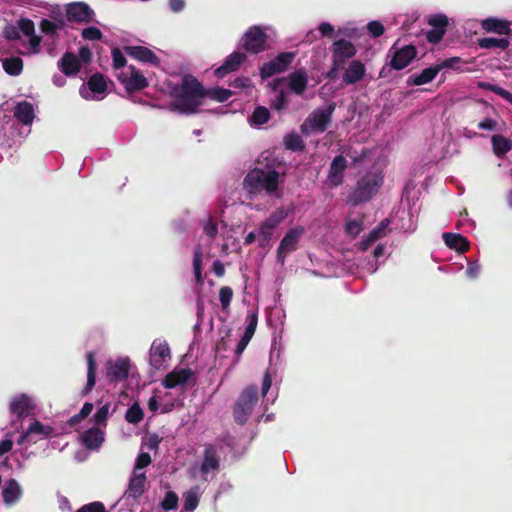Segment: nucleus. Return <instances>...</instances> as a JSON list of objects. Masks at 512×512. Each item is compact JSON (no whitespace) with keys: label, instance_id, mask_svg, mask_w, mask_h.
I'll return each mask as SVG.
<instances>
[{"label":"nucleus","instance_id":"37","mask_svg":"<svg viewBox=\"0 0 512 512\" xmlns=\"http://www.w3.org/2000/svg\"><path fill=\"white\" fill-rule=\"evenodd\" d=\"M285 148L291 151H303L305 145L303 139L297 133H289L284 137Z\"/></svg>","mask_w":512,"mask_h":512},{"label":"nucleus","instance_id":"7","mask_svg":"<svg viewBox=\"0 0 512 512\" xmlns=\"http://www.w3.org/2000/svg\"><path fill=\"white\" fill-rule=\"evenodd\" d=\"M294 52H281L274 59L260 67V77L265 80L276 74L285 72L295 59Z\"/></svg>","mask_w":512,"mask_h":512},{"label":"nucleus","instance_id":"52","mask_svg":"<svg viewBox=\"0 0 512 512\" xmlns=\"http://www.w3.org/2000/svg\"><path fill=\"white\" fill-rule=\"evenodd\" d=\"M102 36L103 35H102L101 30L94 26H90V27L84 28L82 30V37L85 40H89V41L100 40L102 38Z\"/></svg>","mask_w":512,"mask_h":512},{"label":"nucleus","instance_id":"42","mask_svg":"<svg viewBox=\"0 0 512 512\" xmlns=\"http://www.w3.org/2000/svg\"><path fill=\"white\" fill-rule=\"evenodd\" d=\"M193 270H194V276L197 284L203 283V277H202V250L200 246H197L194 249L193 254Z\"/></svg>","mask_w":512,"mask_h":512},{"label":"nucleus","instance_id":"8","mask_svg":"<svg viewBox=\"0 0 512 512\" xmlns=\"http://www.w3.org/2000/svg\"><path fill=\"white\" fill-rule=\"evenodd\" d=\"M268 36L260 26L250 27L242 37V48L251 54H258L266 49Z\"/></svg>","mask_w":512,"mask_h":512},{"label":"nucleus","instance_id":"45","mask_svg":"<svg viewBox=\"0 0 512 512\" xmlns=\"http://www.w3.org/2000/svg\"><path fill=\"white\" fill-rule=\"evenodd\" d=\"M466 64V61H464L460 57H450L447 59H444L440 63H438V67L440 68V71L443 69H453V70H460L462 65Z\"/></svg>","mask_w":512,"mask_h":512},{"label":"nucleus","instance_id":"23","mask_svg":"<svg viewBox=\"0 0 512 512\" xmlns=\"http://www.w3.org/2000/svg\"><path fill=\"white\" fill-rule=\"evenodd\" d=\"M83 446L89 450H97L104 442V432L99 427H92L81 435Z\"/></svg>","mask_w":512,"mask_h":512},{"label":"nucleus","instance_id":"40","mask_svg":"<svg viewBox=\"0 0 512 512\" xmlns=\"http://www.w3.org/2000/svg\"><path fill=\"white\" fill-rule=\"evenodd\" d=\"M274 230L275 229L265 225L264 223H262L260 225L259 232H258V245H259V247H261V248H268V247H270V242H271V239L273 237Z\"/></svg>","mask_w":512,"mask_h":512},{"label":"nucleus","instance_id":"57","mask_svg":"<svg viewBox=\"0 0 512 512\" xmlns=\"http://www.w3.org/2000/svg\"><path fill=\"white\" fill-rule=\"evenodd\" d=\"M287 106V97L283 90L279 91L274 100L271 102V107L277 111L285 109Z\"/></svg>","mask_w":512,"mask_h":512},{"label":"nucleus","instance_id":"9","mask_svg":"<svg viewBox=\"0 0 512 512\" xmlns=\"http://www.w3.org/2000/svg\"><path fill=\"white\" fill-rule=\"evenodd\" d=\"M334 69H342L346 61L353 58L357 49L353 43L345 39L336 40L330 47Z\"/></svg>","mask_w":512,"mask_h":512},{"label":"nucleus","instance_id":"27","mask_svg":"<svg viewBox=\"0 0 512 512\" xmlns=\"http://www.w3.org/2000/svg\"><path fill=\"white\" fill-rule=\"evenodd\" d=\"M58 68L66 76H72L80 71L78 58L71 52H66L58 62Z\"/></svg>","mask_w":512,"mask_h":512},{"label":"nucleus","instance_id":"18","mask_svg":"<svg viewBox=\"0 0 512 512\" xmlns=\"http://www.w3.org/2000/svg\"><path fill=\"white\" fill-rule=\"evenodd\" d=\"M124 50L127 55L141 62L149 63L154 66H158L160 63L159 57L145 46H125Z\"/></svg>","mask_w":512,"mask_h":512},{"label":"nucleus","instance_id":"2","mask_svg":"<svg viewBox=\"0 0 512 512\" xmlns=\"http://www.w3.org/2000/svg\"><path fill=\"white\" fill-rule=\"evenodd\" d=\"M280 174L273 167L254 168L250 170L244 180V189L250 194H259L265 191L268 195L280 197L278 193Z\"/></svg>","mask_w":512,"mask_h":512},{"label":"nucleus","instance_id":"3","mask_svg":"<svg viewBox=\"0 0 512 512\" xmlns=\"http://www.w3.org/2000/svg\"><path fill=\"white\" fill-rule=\"evenodd\" d=\"M383 175L380 172H367L356 183L349 194L347 203L357 206L370 201L383 184Z\"/></svg>","mask_w":512,"mask_h":512},{"label":"nucleus","instance_id":"61","mask_svg":"<svg viewBox=\"0 0 512 512\" xmlns=\"http://www.w3.org/2000/svg\"><path fill=\"white\" fill-rule=\"evenodd\" d=\"M318 31L320 32L322 37H336L334 27L328 22H322L318 27Z\"/></svg>","mask_w":512,"mask_h":512},{"label":"nucleus","instance_id":"50","mask_svg":"<svg viewBox=\"0 0 512 512\" xmlns=\"http://www.w3.org/2000/svg\"><path fill=\"white\" fill-rule=\"evenodd\" d=\"M362 225L363 221L361 219L348 220L345 225V232L352 237H356L362 231Z\"/></svg>","mask_w":512,"mask_h":512},{"label":"nucleus","instance_id":"49","mask_svg":"<svg viewBox=\"0 0 512 512\" xmlns=\"http://www.w3.org/2000/svg\"><path fill=\"white\" fill-rule=\"evenodd\" d=\"M178 506V496L173 491H168L165 494V497L163 501L161 502V507L168 511V510H174Z\"/></svg>","mask_w":512,"mask_h":512},{"label":"nucleus","instance_id":"14","mask_svg":"<svg viewBox=\"0 0 512 512\" xmlns=\"http://www.w3.org/2000/svg\"><path fill=\"white\" fill-rule=\"evenodd\" d=\"M245 53L235 51L226 57L223 64L215 69L214 74L218 78H224L226 75L237 71L246 61Z\"/></svg>","mask_w":512,"mask_h":512},{"label":"nucleus","instance_id":"51","mask_svg":"<svg viewBox=\"0 0 512 512\" xmlns=\"http://www.w3.org/2000/svg\"><path fill=\"white\" fill-rule=\"evenodd\" d=\"M428 24L433 28L446 30L448 26V17L445 14H435L429 17Z\"/></svg>","mask_w":512,"mask_h":512},{"label":"nucleus","instance_id":"13","mask_svg":"<svg viewBox=\"0 0 512 512\" xmlns=\"http://www.w3.org/2000/svg\"><path fill=\"white\" fill-rule=\"evenodd\" d=\"M130 74L121 73L119 76L120 82L125 86L129 92L140 91L148 87L147 79L136 69L135 66L130 65Z\"/></svg>","mask_w":512,"mask_h":512},{"label":"nucleus","instance_id":"32","mask_svg":"<svg viewBox=\"0 0 512 512\" xmlns=\"http://www.w3.org/2000/svg\"><path fill=\"white\" fill-rule=\"evenodd\" d=\"M493 153L503 157L512 149V141L502 135H493L491 138Z\"/></svg>","mask_w":512,"mask_h":512},{"label":"nucleus","instance_id":"10","mask_svg":"<svg viewBox=\"0 0 512 512\" xmlns=\"http://www.w3.org/2000/svg\"><path fill=\"white\" fill-rule=\"evenodd\" d=\"M389 53H392L389 65L394 70H402L406 68L417 56V49L415 46L409 44L401 48H396L393 45Z\"/></svg>","mask_w":512,"mask_h":512},{"label":"nucleus","instance_id":"55","mask_svg":"<svg viewBox=\"0 0 512 512\" xmlns=\"http://www.w3.org/2000/svg\"><path fill=\"white\" fill-rule=\"evenodd\" d=\"M18 28H19V31H21L26 36H30V35H33V33H35L34 22L27 18L19 20Z\"/></svg>","mask_w":512,"mask_h":512},{"label":"nucleus","instance_id":"25","mask_svg":"<svg viewBox=\"0 0 512 512\" xmlns=\"http://www.w3.org/2000/svg\"><path fill=\"white\" fill-rule=\"evenodd\" d=\"M483 30L489 33H496L499 35H510V23L506 20L497 19L493 17L486 18L481 21Z\"/></svg>","mask_w":512,"mask_h":512},{"label":"nucleus","instance_id":"21","mask_svg":"<svg viewBox=\"0 0 512 512\" xmlns=\"http://www.w3.org/2000/svg\"><path fill=\"white\" fill-rule=\"evenodd\" d=\"M34 410V404L29 396L21 394L10 402V412L18 418L28 416Z\"/></svg>","mask_w":512,"mask_h":512},{"label":"nucleus","instance_id":"1","mask_svg":"<svg viewBox=\"0 0 512 512\" xmlns=\"http://www.w3.org/2000/svg\"><path fill=\"white\" fill-rule=\"evenodd\" d=\"M171 108L181 114H194L203 104L206 88L193 75H185L180 84L172 88Z\"/></svg>","mask_w":512,"mask_h":512},{"label":"nucleus","instance_id":"48","mask_svg":"<svg viewBox=\"0 0 512 512\" xmlns=\"http://www.w3.org/2000/svg\"><path fill=\"white\" fill-rule=\"evenodd\" d=\"M109 407H110V404H105L103 406H101L97 412L93 415V421L95 422L96 425L98 426H106L107 425V419H108V414H109Z\"/></svg>","mask_w":512,"mask_h":512},{"label":"nucleus","instance_id":"36","mask_svg":"<svg viewBox=\"0 0 512 512\" xmlns=\"http://www.w3.org/2000/svg\"><path fill=\"white\" fill-rule=\"evenodd\" d=\"M88 88L91 92L102 94L107 89V83L105 80V77L100 73L93 74L88 82H87Z\"/></svg>","mask_w":512,"mask_h":512},{"label":"nucleus","instance_id":"34","mask_svg":"<svg viewBox=\"0 0 512 512\" xmlns=\"http://www.w3.org/2000/svg\"><path fill=\"white\" fill-rule=\"evenodd\" d=\"M3 69L10 76H18L23 71V60L20 57H10L3 60Z\"/></svg>","mask_w":512,"mask_h":512},{"label":"nucleus","instance_id":"30","mask_svg":"<svg viewBox=\"0 0 512 512\" xmlns=\"http://www.w3.org/2000/svg\"><path fill=\"white\" fill-rule=\"evenodd\" d=\"M86 360H87V382L82 390L83 395H87L91 392L93 387L96 383V361H95V355L93 352H88L86 354Z\"/></svg>","mask_w":512,"mask_h":512},{"label":"nucleus","instance_id":"28","mask_svg":"<svg viewBox=\"0 0 512 512\" xmlns=\"http://www.w3.org/2000/svg\"><path fill=\"white\" fill-rule=\"evenodd\" d=\"M442 237L446 246L457 252L465 253L469 250V241L461 234L446 232Z\"/></svg>","mask_w":512,"mask_h":512},{"label":"nucleus","instance_id":"22","mask_svg":"<svg viewBox=\"0 0 512 512\" xmlns=\"http://www.w3.org/2000/svg\"><path fill=\"white\" fill-rule=\"evenodd\" d=\"M308 84V75L305 69H297L296 71L288 75V87L289 89L297 94L302 95Z\"/></svg>","mask_w":512,"mask_h":512},{"label":"nucleus","instance_id":"26","mask_svg":"<svg viewBox=\"0 0 512 512\" xmlns=\"http://www.w3.org/2000/svg\"><path fill=\"white\" fill-rule=\"evenodd\" d=\"M439 72L440 68L438 67V64H436L434 66L425 68L420 74L410 75L407 78L406 83L408 86L424 85L433 81Z\"/></svg>","mask_w":512,"mask_h":512},{"label":"nucleus","instance_id":"39","mask_svg":"<svg viewBox=\"0 0 512 512\" xmlns=\"http://www.w3.org/2000/svg\"><path fill=\"white\" fill-rule=\"evenodd\" d=\"M288 216V211L284 207L277 208L270 216L263 222L265 225L276 229Z\"/></svg>","mask_w":512,"mask_h":512},{"label":"nucleus","instance_id":"19","mask_svg":"<svg viewBox=\"0 0 512 512\" xmlns=\"http://www.w3.org/2000/svg\"><path fill=\"white\" fill-rule=\"evenodd\" d=\"M167 358H170V348L165 341H154L150 349V364L159 369Z\"/></svg>","mask_w":512,"mask_h":512},{"label":"nucleus","instance_id":"6","mask_svg":"<svg viewBox=\"0 0 512 512\" xmlns=\"http://www.w3.org/2000/svg\"><path fill=\"white\" fill-rule=\"evenodd\" d=\"M304 233L305 229L302 226H296L286 232L276 251L278 263L284 265L287 255L298 249L300 239Z\"/></svg>","mask_w":512,"mask_h":512},{"label":"nucleus","instance_id":"17","mask_svg":"<svg viewBox=\"0 0 512 512\" xmlns=\"http://www.w3.org/2000/svg\"><path fill=\"white\" fill-rule=\"evenodd\" d=\"M347 168V160L342 155L334 157L330 163L328 171V180L331 186L337 187L344 181L343 173Z\"/></svg>","mask_w":512,"mask_h":512},{"label":"nucleus","instance_id":"15","mask_svg":"<svg viewBox=\"0 0 512 512\" xmlns=\"http://www.w3.org/2000/svg\"><path fill=\"white\" fill-rule=\"evenodd\" d=\"M146 483L147 477L145 473H137L133 471L129 479L128 488L124 493V497L127 499L131 498L133 500L138 499L145 492Z\"/></svg>","mask_w":512,"mask_h":512},{"label":"nucleus","instance_id":"12","mask_svg":"<svg viewBox=\"0 0 512 512\" xmlns=\"http://www.w3.org/2000/svg\"><path fill=\"white\" fill-rule=\"evenodd\" d=\"M92 15L93 10L84 2H74L66 6V17L69 22L87 23Z\"/></svg>","mask_w":512,"mask_h":512},{"label":"nucleus","instance_id":"33","mask_svg":"<svg viewBox=\"0 0 512 512\" xmlns=\"http://www.w3.org/2000/svg\"><path fill=\"white\" fill-rule=\"evenodd\" d=\"M477 44L482 49L499 48L501 50H506L509 47L510 42L507 38L484 37L479 38L477 40Z\"/></svg>","mask_w":512,"mask_h":512},{"label":"nucleus","instance_id":"16","mask_svg":"<svg viewBox=\"0 0 512 512\" xmlns=\"http://www.w3.org/2000/svg\"><path fill=\"white\" fill-rule=\"evenodd\" d=\"M220 468V458L217 448L214 444H205L203 452V460L200 466L202 474H207L210 471H218Z\"/></svg>","mask_w":512,"mask_h":512},{"label":"nucleus","instance_id":"58","mask_svg":"<svg viewBox=\"0 0 512 512\" xmlns=\"http://www.w3.org/2000/svg\"><path fill=\"white\" fill-rule=\"evenodd\" d=\"M151 462H152V459L148 453H146V452L140 453L136 459L133 471L137 472V470H140V469H143V468L149 466L151 464Z\"/></svg>","mask_w":512,"mask_h":512},{"label":"nucleus","instance_id":"54","mask_svg":"<svg viewBox=\"0 0 512 512\" xmlns=\"http://www.w3.org/2000/svg\"><path fill=\"white\" fill-rule=\"evenodd\" d=\"M76 512H107V510L102 502L95 501L83 505L82 507L77 509Z\"/></svg>","mask_w":512,"mask_h":512},{"label":"nucleus","instance_id":"5","mask_svg":"<svg viewBox=\"0 0 512 512\" xmlns=\"http://www.w3.org/2000/svg\"><path fill=\"white\" fill-rule=\"evenodd\" d=\"M258 402V388L255 385L248 386L239 396L233 408L235 422L243 425L251 416L254 406Z\"/></svg>","mask_w":512,"mask_h":512},{"label":"nucleus","instance_id":"31","mask_svg":"<svg viewBox=\"0 0 512 512\" xmlns=\"http://www.w3.org/2000/svg\"><path fill=\"white\" fill-rule=\"evenodd\" d=\"M2 496L6 504H13L20 498L21 488L15 479H9L6 482L2 490Z\"/></svg>","mask_w":512,"mask_h":512},{"label":"nucleus","instance_id":"64","mask_svg":"<svg viewBox=\"0 0 512 512\" xmlns=\"http://www.w3.org/2000/svg\"><path fill=\"white\" fill-rule=\"evenodd\" d=\"M204 233L210 237L214 238L218 233L217 224L213 220H209L203 227Z\"/></svg>","mask_w":512,"mask_h":512},{"label":"nucleus","instance_id":"43","mask_svg":"<svg viewBox=\"0 0 512 512\" xmlns=\"http://www.w3.org/2000/svg\"><path fill=\"white\" fill-rule=\"evenodd\" d=\"M232 96V91L222 87L206 89V97L218 102H225Z\"/></svg>","mask_w":512,"mask_h":512},{"label":"nucleus","instance_id":"11","mask_svg":"<svg viewBox=\"0 0 512 512\" xmlns=\"http://www.w3.org/2000/svg\"><path fill=\"white\" fill-rule=\"evenodd\" d=\"M130 361L128 358H119L106 364V375L110 382L124 381L129 376Z\"/></svg>","mask_w":512,"mask_h":512},{"label":"nucleus","instance_id":"60","mask_svg":"<svg viewBox=\"0 0 512 512\" xmlns=\"http://www.w3.org/2000/svg\"><path fill=\"white\" fill-rule=\"evenodd\" d=\"M40 30L46 35H54L57 32L55 22L48 19H42L40 22Z\"/></svg>","mask_w":512,"mask_h":512},{"label":"nucleus","instance_id":"24","mask_svg":"<svg viewBox=\"0 0 512 512\" xmlns=\"http://www.w3.org/2000/svg\"><path fill=\"white\" fill-rule=\"evenodd\" d=\"M365 72V65L360 60H353L343 74V82L347 85L355 84L363 79Z\"/></svg>","mask_w":512,"mask_h":512},{"label":"nucleus","instance_id":"4","mask_svg":"<svg viewBox=\"0 0 512 512\" xmlns=\"http://www.w3.org/2000/svg\"><path fill=\"white\" fill-rule=\"evenodd\" d=\"M335 109L336 103L330 101L325 108L313 110L301 125V132L305 135L325 132L332 121Z\"/></svg>","mask_w":512,"mask_h":512},{"label":"nucleus","instance_id":"46","mask_svg":"<svg viewBox=\"0 0 512 512\" xmlns=\"http://www.w3.org/2000/svg\"><path fill=\"white\" fill-rule=\"evenodd\" d=\"M28 430V433H30L31 435L34 434V433H37V434H41L45 437H48L51 435L52 431H53V428L51 426H46V425H43L41 422H39L38 420H34L30 425L29 427L27 428Z\"/></svg>","mask_w":512,"mask_h":512},{"label":"nucleus","instance_id":"44","mask_svg":"<svg viewBox=\"0 0 512 512\" xmlns=\"http://www.w3.org/2000/svg\"><path fill=\"white\" fill-rule=\"evenodd\" d=\"M199 503L198 492L196 489H191L184 494V505L183 508L186 511H193L196 509Z\"/></svg>","mask_w":512,"mask_h":512},{"label":"nucleus","instance_id":"62","mask_svg":"<svg viewBox=\"0 0 512 512\" xmlns=\"http://www.w3.org/2000/svg\"><path fill=\"white\" fill-rule=\"evenodd\" d=\"M257 323H258V316L257 314H252L248 317V324L245 328V331L244 333L250 335L253 337L255 331H256V327H257Z\"/></svg>","mask_w":512,"mask_h":512},{"label":"nucleus","instance_id":"29","mask_svg":"<svg viewBox=\"0 0 512 512\" xmlns=\"http://www.w3.org/2000/svg\"><path fill=\"white\" fill-rule=\"evenodd\" d=\"M34 108L30 102L22 101L17 103L14 109V117L22 124L29 125L34 119Z\"/></svg>","mask_w":512,"mask_h":512},{"label":"nucleus","instance_id":"35","mask_svg":"<svg viewBox=\"0 0 512 512\" xmlns=\"http://www.w3.org/2000/svg\"><path fill=\"white\" fill-rule=\"evenodd\" d=\"M477 87L479 89L491 91V92L499 95L500 97H502L503 99H505L508 103H510L512 105V93H510L508 90H505L504 88H502L496 84L486 82V81H479L477 83Z\"/></svg>","mask_w":512,"mask_h":512},{"label":"nucleus","instance_id":"47","mask_svg":"<svg viewBox=\"0 0 512 512\" xmlns=\"http://www.w3.org/2000/svg\"><path fill=\"white\" fill-rule=\"evenodd\" d=\"M233 298V290L229 286H223L219 290V301L223 310H227Z\"/></svg>","mask_w":512,"mask_h":512},{"label":"nucleus","instance_id":"59","mask_svg":"<svg viewBox=\"0 0 512 512\" xmlns=\"http://www.w3.org/2000/svg\"><path fill=\"white\" fill-rule=\"evenodd\" d=\"M112 60L115 69L122 68L126 65V58L119 48H114L112 50Z\"/></svg>","mask_w":512,"mask_h":512},{"label":"nucleus","instance_id":"53","mask_svg":"<svg viewBox=\"0 0 512 512\" xmlns=\"http://www.w3.org/2000/svg\"><path fill=\"white\" fill-rule=\"evenodd\" d=\"M367 29L373 38H378L384 34L385 28L380 21L373 20L367 24Z\"/></svg>","mask_w":512,"mask_h":512},{"label":"nucleus","instance_id":"41","mask_svg":"<svg viewBox=\"0 0 512 512\" xmlns=\"http://www.w3.org/2000/svg\"><path fill=\"white\" fill-rule=\"evenodd\" d=\"M143 418L144 412L137 402L133 403L125 414V420L131 424H138Z\"/></svg>","mask_w":512,"mask_h":512},{"label":"nucleus","instance_id":"63","mask_svg":"<svg viewBox=\"0 0 512 512\" xmlns=\"http://www.w3.org/2000/svg\"><path fill=\"white\" fill-rule=\"evenodd\" d=\"M477 127L481 130L495 131L497 128V122L492 118H485L478 123Z\"/></svg>","mask_w":512,"mask_h":512},{"label":"nucleus","instance_id":"20","mask_svg":"<svg viewBox=\"0 0 512 512\" xmlns=\"http://www.w3.org/2000/svg\"><path fill=\"white\" fill-rule=\"evenodd\" d=\"M192 375L193 371L190 368L174 369L165 376L163 386L167 389H173L177 386L184 385L189 381Z\"/></svg>","mask_w":512,"mask_h":512},{"label":"nucleus","instance_id":"56","mask_svg":"<svg viewBox=\"0 0 512 512\" xmlns=\"http://www.w3.org/2000/svg\"><path fill=\"white\" fill-rule=\"evenodd\" d=\"M445 33H446V30L432 28L429 31H427L426 39L429 43L437 44L442 40Z\"/></svg>","mask_w":512,"mask_h":512},{"label":"nucleus","instance_id":"38","mask_svg":"<svg viewBox=\"0 0 512 512\" xmlns=\"http://www.w3.org/2000/svg\"><path fill=\"white\" fill-rule=\"evenodd\" d=\"M270 119V111L264 106H258L254 109L250 116V123L252 125H263Z\"/></svg>","mask_w":512,"mask_h":512}]
</instances>
